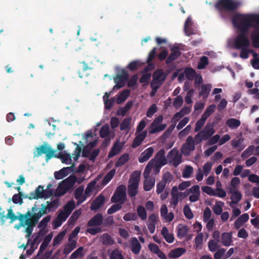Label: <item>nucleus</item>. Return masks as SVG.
I'll return each mask as SVG.
<instances>
[{"label": "nucleus", "mask_w": 259, "mask_h": 259, "mask_svg": "<svg viewBox=\"0 0 259 259\" xmlns=\"http://www.w3.org/2000/svg\"><path fill=\"white\" fill-rule=\"evenodd\" d=\"M232 22L238 32H248L250 28L259 26V14L236 13L233 16Z\"/></svg>", "instance_id": "1"}, {"label": "nucleus", "mask_w": 259, "mask_h": 259, "mask_svg": "<svg viewBox=\"0 0 259 259\" xmlns=\"http://www.w3.org/2000/svg\"><path fill=\"white\" fill-rule=\"evenodd\" d=\"M241 5V2L237 0H218L214 7L221 16L224 17L225 13L234 12Z\"/></svg>", "instance_id": "2"}, {"label": "nucleus", "mask_w": 259, "mask_h": 259, "mask_svg": "<svg viewBox=\"0 0 259 259\" xmlns=\"http://www.w3.org/2000/svg\"><path fill=\"white\" fill-rule=\"evenodd\" d=\"M165 154L164 149H161L155 154L154 157L151 159L146 165L143 173L144 176L146 177L150 175L154 164H156L158 168L162 167L167 163Z\"/></svg>", "instance_id": "3"}, {"label": "nucleus", "mask_w": 259, "mask_h": 259, "mask_svg": "<svg viewBox=\"0 0 259 259\" xmlns=\"http://www.w3.org/2000/svg\"><path fill=\"white\" fill-rule=\"evenodd\" d=\"M214 133L215 130L213 124L207 123L202 130L199 131L198 133L195 136L196 144H199L203 140H208Z\"/></svg>", "instance_id": "4"}, {"label": "nucleus", "mask_w": 259, "mask_h": 259, "mask_svg": "<svg viewBox=\"0 0 259 259\" xmlns=\"http://www.w3.org/2000/svg\"><path fill=\"white\" fill-rule=\"evenodd\" d=\"M53 194V191L52 189H44V187L39 185L36 189L29 193V196L25 197L30 200L38 199L39 198L47 199L52 196Z\"/></svg>", "instance_id": "5"}, {"label": "nucleus", "mask_w": 259, "mask_h": 259, "mask_svg": "<svg viewBox=\"0 0 259 259\" xmlns=\"http://www.w3.org/2000/svg\"><path fill=\"white\" fill-rule=\"evenodd\" d=\"M36 152H34V156L38 157L42 154H45V159L47 162L55 156V151L47 142L39 147H36Z\"/></svg>", "instance_id": "6"}, {"label": "nucleus", "mask_w": 259, "mask_h": 259, "mask_svg": "<svg viewBox=\"0 0 259 259\" xmlns=\"http://www.w3.org/2000/svg\"><path fill=\"white\" fill-rule=\"evenodd\" d=\"M126 200V187L124 185H120L116 189L111 198V201L114 203L124 204Z\"/></svg>", "instance_id": "7"}, {"label": "nucleus", "mask_w": 259, "mask_h": 259, "mask_svg": "<svg viewBox=\"0 0 259 259\" xmlns=\"http://www.w3.org/2000/svg\"><path fill=\"white\" fill-rule=\"evenodd\" d=\"M167 163L175 167H177L183 161L182 155L176 148H173L167 155Z\"/></svg>", "instance_id": "8"}, {"label": "nucleus", "mask_w": 259, "mask_h": 259, "mask_svg": "<svg viewBox=\"0 0 259 259\" xmlns=\"http://www.w3.org/2000/svg\"><path fill=\"white\" fill-rule=\"evenodd\" d=\"M140 182V175L139 174L133 176L129 180V184L127 186V193L130 197H133L138 193L139 184Z\"/></svg>", "instance_id": "9"}, {"label": "nucleus", "mask_w": 259, "mask_h": 259, "mask_svg": "<svg viewBox=\"0 0 259 259\" xmlns=\"http://www.w3.org/2000/svg\"><path fill=\"white\" fill-rule=\"evenodd\" d=\"M238 34L234 40V46L236 49L239 50L249 46L250 41L247 36V32H238Z\"/></svg>", "instance_id": "10"}, {"label": "nucleus", "mask_w": 259, "mask_h": 259, "mask_svg": "<svg viewBox=\"0 0 259 259\" xmlns=\"http://www.w3.org/2000/svg\"><path fill=\"white\" fill-rule=\"evenodd\" d=\"M195 145L197 144L195 137L193 138L192 136H189L186 139V143L182 145L181 152L184 155H189L191 151L195 150Z\"/></svg>", "instance_id": "11"}, {"label": "nucleus", "mask_w": 259, "mask_h": 259, "mask_svg": "<svg viewBox=\"0 0 259 259\" xmlns=\"http://www.w3.org/2000/svg\"><path fill=\"white\" fill-rule=\"evenodd\" d=\"M129 74L128 72L122 69L121 74H117L114 78V81L116 85L114 87V89H120L125 85V82L128 80Z\"/></svg>", "instance_id": "12"}, {"label": "nucleus", "mask_w": 259, "mask_h": 259, "mask_svg": "<svg viewBox=\"0 0 259 259\" xmlns=\"http://www.w3.org/2000/svg\"><path fill=\"white\" fill-rule=\"evenodd\" d=\"M83 191L84 186L82 185L77 188L74 191V196L75 199L77 200V205L81 204L87 199L85 193L83 194Z\"/></svg>", "instance_id": "13"}, {"label": "nucleus", "mask_w": 259, "mask_h": 259, "mask_svg": "<svg viewBox=\"0 0 259 259\" xmlns=\"http://www.w3.org/2000/svg\"><path fill=\"white\" fill-rule=\"evenodd\" d=\"M37 221L35 220L33 218L30 219H28L25 220V223L24 224L25 225H26L27 227L25 229V232L27 234L26 235V238L28 239L27 244L30 241V237L33 232V228L35 225L37 223Z\"/></svg>", "instance_id": "14"}, {"label": "nucleus", "mask_w": 259, "mask_h": 259, "mask_svg": "<svg viewBox=\"0 0 259 259\" xmlns=\"http://www.w3.org/2000/svg\"><path fill=\"white\" fill-rule=\"evenodd\" d=\"M103 223V215L100 213H98L95 215L87 223L88 227L100 226Z\"/></svg>", "instance_id": "15"}, {"label": "nucleus", "mask_w": 259, "mask_h": 259, "mask_svg": "<svg viewBox=\"0 0 259 259\" xmlns=\"http://www.w3.org/2000/svg\"><path fill=\"white\" fill-rule=\"evenodd\" d=\"M73 166L70 167H63L59 171H56L54 172V177L56 180L62 179L72 171Z\"/></svg>", "instance_id": "16"}, {"label": "nucleus", "mask_w": 259, "mask_h": 259, "mask_svg": "<svg viewBox=\"0 0 259 259\" xmlns=\"http://www.w3.org/2000/svg\"><path fill=\"white\" fill-rule=\"evenodd\" d=\"M154 153V148L153 147H149L145 150L139 156L138 160L140 163H143L147 161L152 155Z\"/></svg>", "instance_id": "17"}, {"label": "nucleus", "mask_w": 259, "mask_h": 259, "mask_svg": "<svg viewBox=\"0 0 259 259\" xmlns=\"http://www.w3.org/2000/svg\"><path fill=\"white\" fill-rule=\"evenodd\" d=\"M77 180V177L74 175H70L67 178L63 180L61 183L65 187H66V191H68L71 189Z\"/></svg>", "instance_id": "18"}, {"label": "nucleus", "mask_w": 259, "mask_h": 259, "mask_svg": "<svg viewBox=\"0 0 259 259\" xmlns=\"http://www.w3.org/2000/svg\"><path fill=\"white\" fill-rule=\"evenodd\" d=\"M105 202V197L99 195L92 202L90 208L92 210H97L99 209Z\"/></svg>", "instance_id": "19"}, {"label": "nucleus", "mask_w": 259, "mask_h": 259, "mask_svg": "<svg viewBox=\"0 0 259 259\" xmlns=\"http://www.w3.org/2000/svg\"><path fill=\"white\" fill-rule=\"evenodd\" d=\"M167 73H165L163 69H158L153 74V78L163 83L166 79Z\"/></svg>", "instance_id": "20"}, {"label": "nucleus", "mask_w": 259, "mask_h": 259, "mask_svg": "<svg viewBox=\"0 0 259 259\" xmlns=\"http://www.w3.org/2000/svg\"><path fill=\"white\" fill-rule=\"evenodd\" d=\"M147 132L146 131H144L142 133L138 134L134 139L132 147L133 148H136L140 146L147 136Z\"/></svg>", "instance_id": "21"}, {"label": "nucleus", "mask_w": 259, "mask_h": 259, "mask_svg": "<svg viewBox=\"0 0 259 259\" xmlns=\"http://www.w3.org/2000/svg\"><path fill=\"white\" fill-rule=\"evenodd\" d=\"M141 245L136 237H133L131 240V250L133 253L138 254L141 249Z\"/></svg>", "instance_id": "22"}, {"label": "nucleus", "mask_w": 259, "mask_h": 259, "mask_svg": "<svg viewBox=\"0 0 259 259\" xmlns=\"http://www.w3.org/2000/svg\"><path fill=\"white\" fill-rule=\"evenodd\" d=\"M222 243L225 246H229L232 242V232H224L221 235Z\"/></svg>", "instance_id": "23"}, {"label": "nucleus", "mask_w": 259, "mask_h": 259, "mask_svg": "<svg viewBox=\"0 0 259 259\" xmlns=\"http://www.w3.org/2000/svg\"><path fill=\"white\" fill-rule=\"evenodd\" d=\"M149 175L144 178L145 180L144 182V190L145 191L151 190L154 186L155 183V179L154 177H149Z\"/></svg>", "instance_id": "24"}, {"label": "nucleus", "mask_w": 259, "mask_h": 259, "mask_svg": "<svg viewBox=\"0 0 259 259\" xmlns=\"http://www.w3.org/2000/svg\"><path fill=\"white\" fill-rule=\"evenodd\" d=\"M171 54L166 60V64H170L181 55V52L178 48L171 49Z\"/></svg>", "instance_id": "25"}, {"label": "nucleus", "mask_w": 259, "mask_h": 259, "mask_svg": "<svg viewBox=\"0 0 259 259\" xmlns=\"http://www.w3.org/2000/svg\"><path fill=\"white\" fill-rule=\"evenodd\" d=\"M41 208L39 210V211L37 213H34L32 218H33L35 220L38 222L39 219L44 214H47L48 213L51 212L48 207L47 205H44L42 204L41 205Z\"/></svg>", "instance_id": "26"}, {"label": "nucleus", "mask_w": 259, "mask_h": 259, "mask_svg": "<svg viewBox=\"0 0 259 259\" xmlns=\"http://www.w3.org/2000/svg\"><path fill=\"white\" fill-rule=\"evenodd\" d=\"M212 85L209 83L203 84L199 93V96L202 97L204 99H206L208 97Z\"/></svg>", "instance_id": "27"}, {"label": "nucleus", "mask_w": 259, "mask_h": 259, "mask_svg": "<svg viewBox=\"0 0 259 259\" xmlns=\"http://www.w3.org/2000/svg\"><path fill=\"white\" fill-rule=\"evenodd\" d=\"M249 215L245 213L241 215L235 222L234 226L236 229H239L244 223L249 220Z\"/></svg>", "instance_id": "28"}, {"label": "nucleus", "mask_w": 259, "mask_h": 259, "mask_svg": "<svg viewBox=\"0 0 259 259\" xmlns=\"http://www.w3.org/2000/svg\"><path fill=\"white\" fill-rule=\"evenodd\" d=\"M255 29L251 34V38L253 43V47L259 48V26L254 27Z\"/></svg>", "instance_id": "29"}, {"label": "nucleus", "mask_w": 259, "mask_h": 259, "mask_svg": "<svg viewBox=\"0 0 259 259\" xmlns=\"http://www.w3.org/2000/svg\"><path fill=\"white\" fill-rule=\"evenodd\" d=\"M177 237L180 239H182L185 237L187 235L189 230L187 226L182 224H179L177 227Z\"/></svg>", "instance_id": "30"}, {"label": "nucleus", "mask_w": 259, "mask_h": 259, "mask_svg": "<svg viewBox=\"0 0 259 259\" xmlns=\"http://www.w3.org/2000/svg\"><path fill=\"white\" fill-rule=\"evenodd\" d=\"M186 252V249L184 248L179 247L171 250L168 256L171 258H178L183 255Z\"/></svg>", "instance_id": "31"}, {"label": "nucleus", "mask_w": 259, "mask_h": 259, "mask_svg": "<svg viewBox=\"0 0 259 259\" xmlns=\"http://www.w3.org/2000/svg\"><path fill=\"white\" fill-rule=\"evenodd\" d=\"M54 157L60 158L62 163L69 164L71 161V156L70 154L67 153L65 151L63 153H60L58 155H55Z\"/></svg>", "instance_id": "32"}, {"label": "nucleus", "mask_w": 259, "mask_h": 259, "mask_svg": "<svg viewBox=\"0 0 259 259\" xmlns=\"http://www.w3.org/2000/svg\"><path fill=\"white\" fill-rule=\"evenodd\" d=\"M70 243H68L64 247L63 250V254L67 255L70 253L75 248L76 246V241L75 240H71L69 238Z\"/></svg>", "instance_id": "33"}, {"label": "nucleus", "mask_w": 259, "mask_h": 259, "mask_svg": "<svg viewBox=\"0 0 259 259\" xmlns=\"http://www.w3.org/2000/svg\"><path fill=\"white\" fill-rule=\"evenodd\" d=\"M227 125L231 129H236L241 124V121L236 118H231L227 120Z\"/></svg>", "instance_id": "34"}, {"label": "nucleus", "mask_w": 259, "mask_h": 259, "mask_svg": "<svg viewBox=\"0 0 259 259\" xmlns=\"http://www.w3.org/2000/svg\"><path fill=\"white\" fill-rule=\"evenodd\" d=\"M52 237H53V235L51 234H49L45 237L42 243H41V244L40 246L39 249V253H42L45 250V249L48 247L49 244L51 242Z\"/></svg>", "instance_id": "35"}, {"label": "nucleus", "mask_w": 259, "mask_h": 259, "mask_svg": "<svg viewBox=\"0 0 259 259\" xmlns=\"http://www.w3.org/2000/svg\"><path fill=\"white\" fill-rule=\"evenodd\" d=\"M83 64L82 68L81 69H79L78 71V74L80 78H82L84 76H88V74L85 72L88 70H91L92 68L90 67L88 64H87L84 61L80 62Z\"/></svg>", "instance_id": "36"}, {"label": "nucleus", "mask_w": 259, "mask_h": 259, "mask_svg": "<svg viewBox=\"0 0 259 259\" xmlns=\"http://www.w3.org/2000/svg\"><path fill=\"white\" fill-rule=\"evenodd\" d=\"M129 159V154L125 153L120 156L115 163L116 167H119L124 165Z\"/></svg>", "instance_id": "37"}, {"label": "nucleus", "mask_w": 259, "mask_h": 259, "mask_svg": "<svg viewBox=\"0 0 259 259\" xmlns=\"http://www.w3.org/2000/svg\"><path fill=\"white\" fill-rule=\"evenodd\" d=\"M130 91L129 90H125L122 91L117 98V103L120 104L125 101L130 95Z\"/></svg>", "instance_id": "38"}, {"label": "nucleus", "mask_w": 259, "mask_h": 259, "mask_svg": "<svg viewBox=\"0 0 259 259\" xmlns=\"http://www.w3.org/2000/svg\"><path fill=\"white\" fill-rule=\"evenodd\" d=\"M184 73L187 79L192 80L196 75V71L192 68L187 67L184 70Z\"/></svg>", "instance_id": "39"}, {"label": "nucleus", "mask_w": 259, "mask_h": 259, "mask_svg": "<svg viewBox=\"0 0 259 259\" xmlns=\"http://www.w3.org/2000/svg\"><path fill=\"white\" fill-rule=\"evenodd\" d=\"M137 214L142 220H145L147 217V213L145 207L142 205H139L137 208Z\"/></svg>", "instance_id": "40"}, {"label": "nucleus", "mask_w": 259, "mask_h": 259, "mask_svg": "<svg viewBox=\"0 0 259 259\" xmlns=\"http://www.w3.org/2000/svg\"><path fill=\"white\" fill-rule=\"evenodd\" d=\"M47 205L50 211L55 210L59 206V200L58 199H54L52 201H47Z\"/></svg>", "instance_id": "41"}, {"label": "nucleus", "mask_w": 259, "mask_h": 259, "mask_svg": "<svg viewBox=\"0 0 259 259\" xmlns=\"http://www.w3.org/2000/svg\"><path fill=\"white\" fill-rule=\"evenodd\" d=\"M102 243L105 245H111L114 243V241L110 235L107 233H104L101 237Z\"/></svg>", "instance_id": "42"}, {"label": "nucleus", "mask_w": 259, "mask_h": 259, "mask_svg": "<svg viewBox=\"0 0 259 259\" xmlns=\"http://www.w3.org/2000/svg\"><path fill=\"white\" fill-rule=\"evenodd\" d=\"M142 66V64L139 60H134L131 62L127 66L131 71H135L138 69Z\"/></svg>", "instance_id": "43"}, {"label": "nucleus", "mask_w": 259, "mask_h": 259, "mask_svg": "<svg viewBox=\"0 0 259 259\" xmlns=\"http://www.w3.org/2000/svg\"><path fill=\"white\" fill-rule=\"evenodd\" d=\"M166 127V124H162L160 125H157L154 126H150L151 130L149 131L150 134H156L158 132H161L164 130Z\"/></svg>", "instance_id": "44"}, {"label": "nucleus", "mask_w": 259, "mask_h": 259, "mask_svg": "<svg viewBox=\"0 0 259 259\" xmlns=\"http://www.w3.org/2000/svg\"><path fill=\"white\" fill-rule=\"evenodd\" d=\"M115 172V170L113 169L109 171L104 177L102 182V184L105 185L108 184L114 177Z\"/></svg>", "instance_id": "45"}, {"label": "nucleus", "mask_w": 259, "mask_h": 259, "mask_svg": "<svg viewBox=\"0 0 259 259\" xmlns=\"http://www.w3.org/2000/svg\"><path fill=\"white\" fill-rule=\"evenodd\" d=\"M116 204H114L112 205L108 210H107V213L108 214H113L116 211L120 210L122 208V205L123 204H121L119 203H115Z\"/></svg>", "instance_id": "46"}, {"label": "nucleus", "mask_w": 259, "mask_h": 259, "mask_svg": "<svg viewBox=\"0 0 259 259\" xmlns=\"http://www.w3.org/2000/svg\"><path fill=\"white\" fill-rule=\"evenodd\" d=\"M254 151V146L250 145L241 154V157L244 159L252 154Z\"/></svg>", "instance_id": "47"}, {"label": "nucleus", "mask_w": 259, "mask_h": 259, "mask_svg": "<svg viewBox=\"0 0 259 259\" xmlns=\"http://www.w3.org/2000/svg\"><path fill=\"white\" fill-rule=\"evenodd\" d=\"M110 259H124L122 252L118 249H114L110 255Z\"/></svg>", "instance_id": "48"}, {"label": "nucleus", "mask_w": 259, "mask_h": 259, "mask_svg": "<svg viewBox=\"0 0 259 259\" xmlns=\"http://www.w3.org/2000/svg\"><path fill=\"white\" fill-rule=\"evenodd\" d=\"M203 238V235L201 233H199L195 237V243L197 249H201L202 248Z\"/></svg>", "instance_id": "49"}, {"label": "nucleus", "mask_w": 259, "mask_h": 259, "mask_svg": "<svg viewBox=\"0 0 259 259\" xmlns=\"http://www.w3.org/2000/svg\"><path fill=\"white\" fill-rule=\"evenodd\" d=\"M206 119V118L201 115V118L196 123V126L194 130L195 132H198L200 131L201 128L204 125Z\"/></svg>", "instance_id": "50"}, {"label": "nucleus", "mask_w": 259, "mask_h": 259, "mask_svg": "<svg viewBox=\"0 0 259 259\" xmlns=\"http://www.w3.org/2000/svg\"><path fill=\"white\" fill-rule=\"evenodd\" d=\"M208 64V59L207 57L203 56L201 57L199 62L197 68L199 69H202L205 68L206 66Z\"/></svg>", "instance_id": "51"}, {"label": "nucleus", "mask_w": 259, "mask_h": 259, "mask_svg": "<svg viewBox=\"0 0 259 259\" xmlns=\"http://www.w3.org/2000/svg\"><path fill=\"white\" fill-rule=\"evenodd\" d=\"M223 205L224 203L223 202H217L214 205V206L212 207V210L214 213L217 215L221 214L223 211L222 206Z\"/></svg>", "instance_id": "52"}, {"label": "nucleus", "mask_w": 259, "mask_h": 259, "mask_svg": "<svg viewBox=\"0 0 259 259\" xmlns=\"http://www.w3.org/2000/svg\"><path fill=\"white\" fill-rule=\"evenodd\" d=\"M242 195L240 192H235L231 197V203L236 204L242 199Z\"/></svg>", "instance_id": "53"}, {"label": "nucleus", "mask_w": 259, "mask_h": 259, "mask_svg": "<svg viewBox=\"0 0 259 259\" xmlns=\"http://www.w3.org/2000/svg\"><path fill=\"white\" fill-rule=\"evenodd\" d=\"M193 171V167L190 165H187L183 171L182 176L184 178H189L191 177Z\"/></svg>", "instance_id": "54"}, {"label": "nucleus", "mask_w": 259, "mask_h": 259, "mask_svg": "<svg viewBox=\"0 0 259 259\" xmlns=\"http://www.w3.org/2000/svg\"><path fill=\"white\" fill-rule=\"evenodd\" d=\"M215 108V105L212 104L209 105L206 109L204 113L202 115L205 118L207 119L208 117L214 112Z\"/></svg>", "instance_id": "55"}, {"label": "nucleus", "mask_w": 259, "mask_h": 259, "mask_svg": "<svg viewBox=\"0 0 259 259\" xmlns=\"http://www.w3.org/2000/svg\"><path fill=\"white\" fill-rule=\"evenodd\" d=\"M75 208V203L74 201L68 202L64 206V212H66L69 215L72 211Z\"/></svg>", "instance_id": "56"}, {"label": "nucleus", "mask_w": 259, "mask_h": 259, "mask_svg": "<svg viewBox=\"0 0 259 259\" xmlns=\"http://www.w3.org/2000/svg\"><path fill=\"white\" fill-rule=\"evenodd\" d=\"M132 119L131 117L124 118L120 125V129L121 131L126 130L130 126Z\"/></svg>", "instance_id": "57"}, {"label": "nucleus", "mask_w": 259, "mask_h": 259, "mask_svg": "<svg viewBox=\"0 0 259 259\" xmlns=\"http://www.w3.org/2000/svg\"><path fill=\"white\" fill-rule=\"evenodd\" d=\"M183 212L185 217L187 219L191 220L193 218V213H192L190 207L188 205H186L184 206Z\"/></svg>", "instance_id": "58"}, {"label": "nucleus", "mask_w": 259, "mask_h": 259, "mask_svg": "<svg viewBox=\"0 0 259 259\" xmlns=\"http://www.w3.org/2000/svg\"><path fill=\"white\" fill-rule=\"evenodd\" d=\"M96 184V181L94 180L90 182L84 191V193L87 197V198L90 195V193L95 187Z\"/></svg>", "instance_id": "59"}, {"label": "nucleus", "mask_w": 259, "mask_h": 259, "mask_svg": "<svg viewBox=\"0 0 259 259\" xmlns=\"http://www.w3.org/2000/svg\"><path fill=\"white\" fill-rule=\"evenodd\" d=\"M22 194L20 192L18 194H15L13 196L12 201L15 204H22L23 203V199L22 198Z\"/></svg>", "instance_id": "60"}, {"label": "nucleus", "mask_w": 259, "mask_h": 259, "mask_svg": "<svg viewBox=\"0 0 259 259\" xmlns=\"http://www.w3.org/2000/svg\"><path fill=\"white\" fill-rule=\"evenodd\" d=\"M239 50H241L240 53V58L244 59H247L249 57V54L253 52V50L247 49V48H243Z\"/></svg>", "instance_id": "61"}, {"label": "nucleus", "mask_w": 259, "mask_h": 259, "mask_svg": "<svg viewBox=\"0 0 259 259\" xmlns=\"http://www.w3.org/2000/svg\"><path fill=\"white\" fill-rule=\"evenodd\" d=\"M217 241H214V240H210L208 242V248L209 250L211 252H214L217 250V249L220 247V245H218Z\"/></svg>", "instance_id": "62"}, {"label": "nucleus", "mask_w": 259, "mask_h": 259, "mask_svg": "<svg viewBox=\"0 0 259 259\" xmlns=\"http://www.w3.org/2000/svg\"><path fill=\"white\" fill-rule=\"evenodd\" d=\"M138 219L135 212H128L124 214L123 220L125 221H136Z\"/></svg>", "instance_id": "63"}, {"label": "nucleus", "mask_w": 259, "mask_h": 259, "mask_svg": "<svg viewBox=\"0 0 259 259\" xmlns=\"http://www.w3.org/2000/svg\"><path fill=\"white\" fill-rule=\"evenodd\" d=\"M120 151V147L117 144H115L114 145L110 153H109L108 156L111 158L116 154H117Z\"/></svg>", "instance_id": "64"}]
</instances>
